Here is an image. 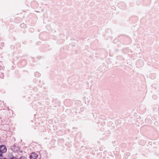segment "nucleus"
I'll list each match as a JSON object with an SVG mask.
<instances>
[{
	"label": "nucleus",
	"instance_id": "1",
	"mask_svg": "<svg viewBox=\"0 0 159 159\" xmlns=\"http://www.w3.org/2000/svg\"><path fill=\"white\" fill-rule=\"evenodd\" d=\"M7 151V148L5 146L2 145L0 146V152H1L5 153Z\"/></svg>",
	"mask_w": 159,
	"mask_h": 159
},
{
	"label": "nucleus",
	"instance_id": "2",
	"mask_svg": "<svg viewBox=\"0 0 159 159\" xmlns=\"http://www.w3.org/2000/svg\"><path fill=\"white\" fill-rule=\"evenodd\" d=\"M38 156V155L37 154L33 152L31 153L30 156V159H36Z\"/></svg>",
	"mask_w": 159,
	"mask_h": 159
},
{
	"label": "nucleus",
	"instance_id": "3",
	"mask_svg": "<svg viewBox=\"0 0 159 159\" xmlns=\"http://www.w3.org/2000/svg\"><path fill=\"white\" fill-rule=\"evenodd\" d=\"M141 121V120L140 119H139V120H138V122H139V124H140L141 125H142V122Z\"/></svg>",
	"mask_w": 159,
	"mask_h": 159
},
{
	"label": "nucleus",
	"instance_id": "4",
	"mask_svg": "<svg viewBox=\"0 0 159 159\" xmlns=\"http://www.w3.org/2000/svg\"><path fill=\"white\" fill-rule=\"evenodd\" d=\"M10 159H17L16 157H13L12 158H11Z\"/></svg>",
	"mask_w": 159,
	"mask_h": 159
}]
</instances>
